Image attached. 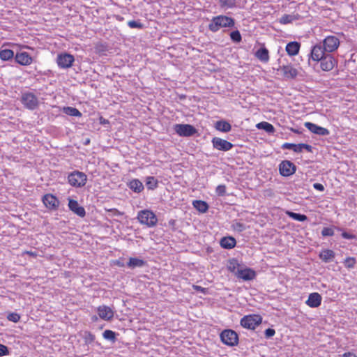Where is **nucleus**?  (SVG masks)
I'll return each mask as SVG.
<instances>
[{
  "label": "nucleus",
  "instance_id": "nucleus-22",
  "mask_svg": "<svg viewBox=\"0 0 357 357\" xmlns=\"http://www.w3.org/2000/svg\"><path fill=\"white\" fill-rule=\"evenodd\" d=\"M300 46V43L298 42H290L286 46V51L290 56L296 55L299 52Z\"/></svg>",
  "mask_w": 357,
  "mask_h": 357
},
{
  "label": "nucleus",
  "instance_id": "nucleus-31",
  "mask_svg": "<svg viewBox=\"0 0 357 357\" xmlns=\"http://www.w3.org/2000/svg\"><path fill=\"white\" fill-rule=\"evenodd\" d=\"M256 126L258 129L264 130L269 134H272L275 132L273 126L266 121L260 122L257 123Z\"/></svg>",
  "mask_w": 357,
  "mask_h": 357
},
{
  "label": "nucleus",
  "instance_id": "nucleus-55",
  "mask_svg": "<svg viewBox=\"0 0 357 357\" xmlns=\"http://www.w3.org/2000/svg\"><path fill=\"white\" fill-rule=\"evenodd\" d=\"M108 123V120L104 119L102 117L100 118V123Z\"/></svg>",
  "mask_w": 357,
  "mask_h": 357
},
{
  "label": "nucleus",
  "instance_id": "nucleus-44",
  "mask_svg": "<svg viewBox=\"0 0 357 357\" xmlns=\"http://www.w3.org/2000/svg\"><path fill=\"white\" fill-rule=\"evenodd\" d=\"M7 319L14 323H17L20 321V316L17 313L12 312L7 316Z\"/></svg>",
  "mask_w": 357,
  "mask_h": 357
},
{
  "label": "nucleus",
  "instance_id": "nucleus-2",
  "mask_svg": "<svg viewBox=\"0 0 357 357\" xmlns=\"http://www.w3.org/2000/svg\"><path fill=\"white\" fill-rule=\"evenodd\" d=\"M137 219L141 224L146 225L149 227L155 226L158 222L156 215L150 210L140 211L138 213Z\"/></svg>",
  "mask_w": 357,
  "mask_h": 357
},
{
  "label": "nucleus",
  "instance_id": "nucleus-28",
  "mask_svg": "<svg viewBox=\"0 0 357 357\" xmlns=\"http://www.w3.org/2000/svg\"><path fill=\"white\" fill-rule=\"evenodd\" d=\"M215 128L219 131L227 132L231 130L230 123L226 121H218L215 124Z\"/></svg>",
  "mask_w": 357,
  "mask_h": 357
},
{
  "label": "nucleus",
  "instance_id": "nucleus-13",
  "mask_svg": "<svg viewBox=\"0 0 357 357\" xmlns=\"http://www.w3.org/2000/svg\"><path fill=\"white\" fill-rule=\"evenodd\" d=\"M321 68L324 71L331 70L335 65L337 63V61L331 54H326L320 61Z\"/></svg>",
  "mask_w": 357,
  "mask_h": 357
},
{
  "label": "nucleus",
  "instance_id": "nucleus-35",
  "mask_svg": "<svg viewBox=\"0 0 357 357\" xmlns=\"http://www.w3.org/2000/svg\"><path fill=\"white\" fill-rule=\"evenodd\" d=\"M158 181L153 176H148L146 179V185L149 190H154L158 187Z\"/></svg>",
  "mask_w": 357,
  "mask_h": 357
},
{
  "label": "nucleus",
  "instance_id": "nucleus-32",
  "mask_svg": "<svg viewBox=\"0 0 357 357\" xmlns=\"http://www.w3.org/2000/svg\"><path fill=\"white\" fill-rule=\"evenodd\" d=\"M14 56V52L13 50L9 49L1 50H0V58L3 61H8Z\"/></svg>",
  "mask_w": 357,
  "mask_h": 357
},
{
  "label": "nucleus",
  "instance_id": "nucleus-5",
  "mask_svg": "<svg viewBox=\"0 0 357 357\" xmlns=\"http://www.w3.org/2000/svg\"><path fill=\"white\" fill-rule=\"evenodd\" d=\"M220 339L222 342L228 346H234L238 344V336L237 333L232 330H224L220 333Z\"/></svg>",
  "mask_w": 357,
  "mask_h": 357
},
{
  "label": "nucleus",
  "instance_id": "nucleus-6",
  "mask_svg": "<svg viewBox=\"0 0 357 357\" xmlns=\"http://www.w3.org/2000/svg\"><path fill=\"white\" fill-rule=\"evenodd\" d=\"M21 101L25 107L31 110L35 109L38 105V98L30 92L23 93Z\"/></svg>",
  "mask_w": 357,
  "mask_h": 357
},
{
  "label": "nucleus",
  "instance_id": "nucleus-10",
  "mask_svg": "<svg viewBox=\"0 0 357 357\" xmlns=\"http://www.w3.org/2000/svg\"><path fill=\"white\" fill-rule=\"evenodd\" d=\"M211 142L215 149L222 151H229L234 146L231 142L217 137H213Z\"/></svg>",
  "mask_w": 357,
  "mask_h": 357
},
{
  "label": "nucleus",
  "instance_id": "nucleus-20",
  "mask_svg": "<svg viewBox=\"0 0 357 357\" xmlns=\"http://www.w3.org/2000/svg\"><path fill=\"white\" fill-rule=\"evenodd\" d=\"M321 296L318 293H312L309 295L306 304L311 307H317L321 305Z\"/></svg>",
  "mask_w": 357,
  "mask_h": 357
},
{
  "label": "nucleus",
  "instance_id": "nucleus-39",
  "mask_svg": "<svg viewBox=\"0 0 357 357\" xmlns=\"http://www.w3.org/2000/svg\"><path fill=\"white\" fill-rule=\"evenodd\" d=\"M103 337L106 340H110L112 342L116 341V333L111 330H106L102 333Z\"/></svg>",
  "mask_w": 357,
  "mask_h": 357
},
{
  "label": "nucleus",
  "instance_id": "nucleus-19",
  "mask_svg": "<svg viewBox=\"0 0 357 357\" xmlns=\"http://www.w3.org/2000/svg\"><path fill=\"white\" fill-rule=\"evenodd\" d=\"M284 77L286 79H294L298 75V71L291 65H284L280 67Z\"/></svg>",
  "mask_w": 357,
  "mask_h": 357
},
{
  "label": "nucleus",
  "instance_id": "nucleus-48",
  "mask_svg": "<svg viewBox=\"0 0 357 357\" xmlns=\"http://www.w3.org/2000/svg\"><path fill=\"white\" fill-rule=\"evenodd\" d=\"M8 354V347L3 344H0V356Z\"/></svg>",
  "mask_w": 357,
  "mask_h": 357
},
{
  "label": "nucleus",
  "instance_id": "nucleus-41",
  "mask_svg": "<svg viewBox=\"0 0 357 357\" xmlns=\"http://www.w3.org/2000/svg\"><path fill=\"white\" fill-rule=\"evenodd\" d=\"M84 338L86 344H91L95 340V335L91 332L86 331L84 333Z\"/></svg>",
  "mask_w": 357,
  "mask_h": 357
},
{
  "label": "nucleus",
  "instance_id": "nucleus-52",
  "mask_svg": "<svg viewBox=\"0 0 357 357\" xmlns=\"http://www.w3.org/2000/svg\"><path fill=\"white\" fill-rule=\"evenodd\" d=\"M313 187H314V189H316L317 190H319V191H324V185L322 184H321V183H314Z\"/></svg>",
  "mask_w": 357,
  "mask_h": 357
},
{
  "label": "nucleus",
  "instance_id": "nucleus-49",
  "mask_svg": "<svg viewBox=\"0 0 357 357\" xmlns=\"http://www.w3.org/2000/svg\"><path fill=\"white\" fill-rule=\"evenodd\" d=\"M298 146L300 147L301 152H302L303 149L307 150L308 152H312V147L307 144H298Z\"/></svg>",
  "mask_w": 357,
  "mask_h": 357
},
{
  "label": "nucleus",
  "instance_id": "nucleus-40",
  "mask_svg": "<svg viewBox=\"0 0 357 357\" xmlns=\"http://www.w3.org/2000/svg\"><path fill=\"white\" fill-rule=\"evenodd\" d=\"M231 39L235 43H239L241 41L242 38L239 31L236 30L230 33Z\"/></svg>",
  "mask_w": 357,
  "mask_h": 357
},
{
  "label": "nucleus",
  "instance_id": "nucleus-3",
  "mask_svg": "<svg viewBox=\"0 0 357 357\" xmlns=\"http://www.w3.org/2000/svg\"><path fill=\"white\" fill-rule=\"evenodd\" d=\"M86 180V175L84 172L79 171H74L68 176L70 185L75 188H81L85 185Z\"/></svg>",
  "mask_w": 357,
  "mask_h": 357
},
{
  "label": "nucleus",
  "instance_id": "nucleus-1",
  "mask_svg": "<svg viewBox=\"0 0 357 357\" xmlns=\"http://www.w3.org/2000/svg\"><path fill=\"white\" fill-rule=\"evenodd\" d=\"M234 25V19L226 15H218L212 18L208 29L213 32H216L220 28H232Z\"/></svg>",
  "mask_w": 357,
  "mask_h": 357
},
{
  "label": "nucleus",
  "instance_id": "nucleus-7",
  "mask_svg": "<svg viewBox=\"0 0 357 357\" xmlns=\"http://www.w3.org/2000/svg\"><path fill=\"white\" fill-rule=\"evenodd\" d=\"M174 130L179 136L183 137H190L197 132L196 128L190 124H176Z\"/></svg>",
  "mask_w": 357,
  "mask_h": 357
},
{
  "label": "nucleus",
  "instance_id": "nucleus-18",
  "mask_svg": "<svg viewBox=\"0 0 357 357\" xmlns=\"http://www.w3.org/2000/svg\"><path fill=\"white\" fill-rule=\"evenodd\" d=\"M99 317L105 321L111 320L114 317V311L110 307L106 305L99 306L98 307Z\"/></svg>",
  "mask_w": 357,
  "mask_h": 357
},
{
  "label": "nucleus",
  "instance_id": "nucleus-16",
  "mask_svg": "<svg viewBox=\"0 0 357 357\" xmlns=\"http://www.w3.org/2000/svg\"><path fill=\"white\" fill-rule=\"evenodd\" d=\"M325 52L326 51L321 45H316L312 47L310 54V56L312 59V60L319 61L326 55Z\"/></svg>",
  "mask_w": 357,
  "mask_h": 357
},
{
  "label": "nucleus",
  "instance_id": "nucleus-21",
  "mask_svg": "<svg viewBox=\"0 0 357 357\" xmlns=\"http://www.w3.org/2000/svg\"><path fill=\"white\" fill-rule=\"evenodd\" d=\"M15 59L16 62L23 66L29 65L32 62V58L26 52L17 53Z\"/></svg>",
  "mask_w": 357,
  "mask_h": 357
},
{
  "label": "nucleus",
  "instance_id": "nucleus-36",
  "mask_svg": "<svg viewBox=\"0 0 357 357\" xmlns=\"http://www.w3.org/2000/svg\"><path fill=\"white\" fill-rule=\"evenodd\" d=\"M287 214L289 215V217L291 218L292 219L295 220H298L300 222H303L307 219V216L301 213H296L291 211H287Z\"/></svg>",
  "mask_w": 357,
  "mask_h": 357
},
{
  "label": "nucleus",
  "instance_id": "nucleus-45",
  "mask_svg": "<svg viewBox=\"0 0 357 357\" xmlns=\"http://www.w3.org/2000/svg\"><path fill=\"white\" fill-rule=\"evenodd\" d=\"M356 264V259L354 257H347L344 261V265L349 268H354Z\"/></svg>",
  "mask_w": 357,
  "mask_h": 357
},
{
  "label": "nucleus",
  "instance_id": "nucleus-42",
  "mask_svg": "<svg viewBox=\"0 0 357 357\" xmlns=\"http://www.w3.org/2000/svg\"><path fill=\"white\" fill-rule=\"evenodd\" d=\"M232 227L234 230H236L238 232H241L246 229L245 225L239 222H236L233 223Z\"/></svg>",
  "mask_w": 357,
  "mask_h": 357
},
{
  "label": "nucleus",
  "instance_id": "nucleus-24",
  "mask_svg": "<svg viewBox=\"0 0 357 357\" xmlns=\"http://www.w3.org/2000/svg\"><path fill=\"white\" fill-rule=\"evenodd\" d=\"M335 254L331 250H324L319 254L320 259L325 263L332 261L335 258Z\"/></svg>",
  "mask_w": 357,
  "mask_h": 357
},
{
  "label": "nucleus",
  "instance_id": "nucleus-25",
  "mask_svg": "<svg viewBox=\"0 0 357 357\" xmlns=\"http://www.w3.org/2000/svg\"><path fill=\"white\" fill-rule=\"evenodd\" d=\"M128 186L135 192L139 193L144 190V185L139 179H132L128 183Z\"/></svg>",
  "mask_w": 357,
  "mask_h": 357
},
{
  "label": "nucleus",
  "instance_id": "nucleus-46",
  "mask_svg": "<svg viewBox=\"0 0 357 357\" xmlns=\"http://www.w3.org/2000/svg\"><path fill=\"white\" fill-rule=\"evenodd\" d=\"M323 236H332L334 235V230L331 227H324L321 231Z\"/></svg>",
  "mask_w": 357,
  "mask_h": 357
},
{
  "label": "nucleus",
  "instance_id": "nucleus-4",
  "mask_svg": "<svg viewBox=\"0 0 357 357\" xmlns=\"http://www.w3.org/2000/svg\"><path fill=\"white\" fill-rule=\"evenodd\" d=\"M261 323V317L257 314L245 316L241 320V325L248 329H255Z\"/></svg>",
  "mask_w": 357,
  "mask_h": 357
},
{
  "label": "nucleus",
  "instance_id": "nucleus-8",
  "mask_svg": "<svg viewBox=\"0 0 357 357\" xmlns=\"http://www.w3.org/2000/svg\"><path fill=\"white\" fill-rule=\"evenodd\" d=\"M340 45L339 39L334 36H327L324 40L323 47L326 52H333L336 50Z\"/></svg>",
  "mask_w": 357,
  "mask_h": 357
},
{
  "label": "nucleus",
  "instance_id": "nucleus-17",
  "mask_svg": "<svg viewBox=\"0 0 357 357\" xmlns=\"http://www.w3.org/2000/svg\"><path fill=\"white\" fill-rule=\"evenodd\" d=\"M43 204L50 209H56L59 205V202L57 198L51 195H45L43 198Z\"/></svg>",
  "mask_w": 357,
  "mask_h": 357
},
{
  "label": "nucleus",
  "instance_id": "nucleus-23",
  "mask_svg": "<svg viewBox=\"0 0 357 357\" xmlns=\"http://www.w3.org/2000/svg\"><path fill=\"white\" fill-rule=\"evenodd\" d=\"M236 243V239L231 236L223 237L220 240V245L225 249H231L234 248Z\"/></svg>",
  "mask_w": 357,
  "mask_h": 357
},
{
  "label": "nucleus",
  "instance_id": "nucleus-29",
  "mask_svg": "<svg viewBox=\"0 0 357 357\" xmlns=\"http://www.w3.org/2000/svg\"><path fill=\"white\" fill-rule=\"evenodd\" d=\"M192 204L193 206L201 213H205L208 209V205L204 201L195 200L193 201Z\"/></svg>",
  "mask_w": 357,
  "mask_h": 357
},
{
  "label": "nucleus",
  "instance_id": "nucleus-53",
  "mask_svg": "<svg viewBox=\"0 0 357 357\" xmlns=\"http://www.w3.org/2000/svg\"><path fill=\"white\" fill-rule=\"evenodd\" d=\"M193 288L197 290V291H202V292H204L205 291V289L200 287V286H197V285H194L193 286Z\"/></svg>",
  "mask_w": 357,
  "mask_h": 357
},
{
  "label": "nucleus",
  "instance_id": "nucleus-47",
  "mask_svg": "<svg viewBox=\"0 0 357 357\" xmlns=\"http://www.w3.org/2000/svg\"><path fill=\"white\" fill-rule=\"evenodd\" d=\"M215 192L219 196H224L226 193V186L225 185H219L215 189Z\"/></svg>",
  "mask_w": 357,
  "mask_h": 357
},
{
  "label": "nucleus",
  "instance_id": "nucleus-30",
  "mask_svg": "<svg viewBox=\"0 0 357 357\" xmlns=\"http://www.w3.org/2000/svg\"><path fill=\"white\" fill-rule=\"evenodd\" d=\"M241 264L238 263L236 259H231L229 261L227 268L228 270L236 275V271L241 268Z\"/></svg>",
  "mask_w": 357,
  "mask_h": 357
},
{
  "label": "nucleus",
  "instance_id": "nucleus-12",
  "mask_svg": "<svg viewBox=\"0 0 357 357\" xmlns=\"http://www.w3.org/2000/svg\"><path fill=\"white\" fill-rule=\"evenodd\" d=\"M236 276L245 281H249L253 280L256 277V273L254 270L250 268H243L241 267V269H238V271H236Z\"/></svg>",
  "mask_w": 357,
  "mask_h": 357
},
{
  "label": "nucleus",
  "instance_id": "nucleus-26",
  "mask_svg": "<svg viewBox=\"0 0 357 357\" xmlns=\"http://www.w3.org/2000/svg\"><path fill=\"white\" fill-rule=\"evenodd\" d=\"M146 264V262L143 259H141L139 258L130 257L129 259L128 262L127 263V266L130 268L134 269L137 267H142V266H145Z\"/></svg>",
  "mask_w": 357,
  "mask_h": 357
},
{
  "label": "nucleus",
  "instance_id": "nucleus-15",
  "mask_svg": "<svg viewBox=\"0 0 357 357\" xmlns=\"http://www.w3.org/2000/svg\"><path fill=\"white\" fill-rule=\"evenodd\" d=\"M68 207L71 211L78 216L83 218L86 215V211L84 207L79 206L77 201L68 199Z\"/></svg>",
  "mask_w": 357,
  "mask_h": 357
},
{
  "label": "nucleus",
  "instance_id": "nucleus-27",
  "mask_svg": "<svg viewBox=\"0 0 357 357\" xmlns=\"http://www.w3.org/2000/svg\"><path fill=\"white\" fill-rule=\"evenodd\" d=\"M256 57L262 62H267L269 60V52L266 47L259 48L255 53Z\"/></svg>",
  "mask_w": 357,
  "mask_h": 357
},
{
  "label": "nucleus",
  "instance_id": "nucleus-51",
  "mask_svg": "<svg viewBox=\"0 0 357 357\" xmlns=\"http://www.w3.org/2000/svg\"><path fill=\"white\" fill-rule=\"evenodd\" d=\"M342 236L345 239H354L356 238L355 235L349 234L345 231L342 233Z\"/></svg>",
  "mask_w": 357,
  "mask_h": 357
},
{
  "label": "nucleus",
  "instance_id": "nucleus-38",
  "mask_svg": "<svg viewBox=\"0 0 357 357\" xmlns=\"http://www.w3.org/2000/svg\"><path fill=\"white\" fill-rule=\"evenodd\" d=\"M282 148L283 149L292 150L296 153H301V149H300V147L298 146V144H291V143H284L282 146Z\"/></svg>",
  "mask_w": 357,
  "mask_h": 357
},
{
  "label": "nucleus",
  "instance_id": "nucleus-34",
  "mask_svg": "<svg viewBox=\"0 0 357 357\" xmlns=\"http://www.w3.org/2000/svg\"><path fill=\"white\" fill-rule=\"evenodd\" d=\"M63 112L71 116H82V113L76 108L72 107H63Z\"/></svg>",
  "mask_w": 357,
  "mask_h": 357
},
{
  "label": "nucleus",
  "instance_id": "nucleus-37",
  "mask_svg": "<svg viewBox=\"0 0 357 357\" xmlns=\"http://www.w3.org/2000/svg\"><path fill=\"white\" fill-rule=\"evenodd\" d=\"M220 6L223 8H231L236 6V0H219Z\"/></svg>",
  "mask_w": 357,
  "mask_h": 357
},
{
  "label": "nucleus",
  "instance_id": "nucleus-50",
  "mask_svg": "<svg viewBox=\"0 0 357 357\" xmlns=\"http://www.w3.org/2000/svg\"><path fill=\"white\" fill-rule=\"evenodd\" d=\"M275 333V331L274 329L273 328H267L266 331H265V336L267 338H269V337H273Z\"/></svg>",
  "mask_w": 357,
  "mask_h": 357
},
{
  "label": "nucleus",
  "instance_id": "nucleus-57",
  "mask_svg": "<svg viewBox=\"0 0 357 357\" xmlns=\"http://www.w3.org/2000/svg\"><path fill=\"white\" fill-rule=\"evenodd\" d=\"M90 142V139H87L84 143V144H88Z\"/></svg>",
  "mask_w": 357,
  "mask_h": 357
},
{
  "label": "nucleus",
  "instance_id": "nucleus-11",
  "mask_svg": "<svg viewBox=\"0 0 357 357\" xmlns=\"http://www.w3.org/2000/svg\"><path fill=\"white\" fill-rule=\"evenodd\" d=\"M74 60L73 55L64 53L58 55L56 62L60 68H68L73 65Z\"/></svg>",
  "mask_w": 357,
  "mask_h": 357
},
{
  "label": "nucleus",
  "instance_id": "nucleus-9",
  "mask_svg": "<svg viewBox=\"0 0 357 357\" xmlns=\"http://www.w3.org/2000/svg\"><path fill=\"white\" fill-rule=\"evenodd\" d=\"M296 165L289 160H283L279 165L280 174L283 176H289L295 173Z\"/></svg>",
  "mask_w": 357,
  "mask_h": 357
},
{
  "label": "nucleus",
  "instance_id": "nucleus-43",
  "mask_svg": "<svg viewBox=\"0 0 357 357\" xmlns=\"http://www.w3.org/2000/svg\"><path fill=\"white\" fill-rule=\"evenodd\" d=\"M128 25L129 27L132 29H142L144 27L143 24L138 21L131 20L128 22Z\"/></svg>",
  "mask_w": 357,
  "mask_h": 357
},
{
  "label": "nucleus",
  "instance_id": "nucleus-54",
  "mask_svg": "<svg viewBox=\"0 0 357 357\" xmlns=\"http://www.w3.org/2000/svg\"><path fill=\"white\" fill-rule=\"evenodd\" d=\"M342 357H357V356L354 354L348 352V353L344 354Z\"/></svg>",
  "mask_w": 357,
  "mask_h": 357
},
{
  "label": "nucleus",
  "instance_id": "nucleus-56",
  "mask_svg": "<svg viewBox=\"0 0 357 357\" xmlns=\"http://www.w3.org/2000/svg\"><path fill=\"white\" fill-rule=\"evenodd\" d=\"M116 264H117L119 267H123V266H124V264H123V263L120 262L119 261H117Z\"/></svg>",
  "mask_w": 357,
  "mask_h": 357
},
{
  "label": "nucleus",
  "instance_id": "nucleus-14",
  "mask_svg": "<svg viewBox=\"0 0 357 357\" xmlns=\"http://www.w3.org/2000/svg\"><path fill=\"white\" fill-rule=\"evenodd\" d=\"M305 127L307 128L312 133L317 134L318 135L326 136L330 133L328 129L317 126L311 122H305Z\"/></svg>",
  "mask_w": 357,
  "mask_h": 357
},
{
  "label": "nucleus",
  "instance_id": "nucleus-33",
  "mask_svg": "<svg viewBox=\"0 0 357 357\" xmlns=\"http://www.w3.org/2000/svg\"><path fill=\"white\" fill-rule=\"evenodd\" d=\"M299 15H284L280 19V22L283 24H287L292 22L294 20H298Z\"/></svg>",
  "mask_w": 357,
  "mask_h": 357
}]
</instances>
